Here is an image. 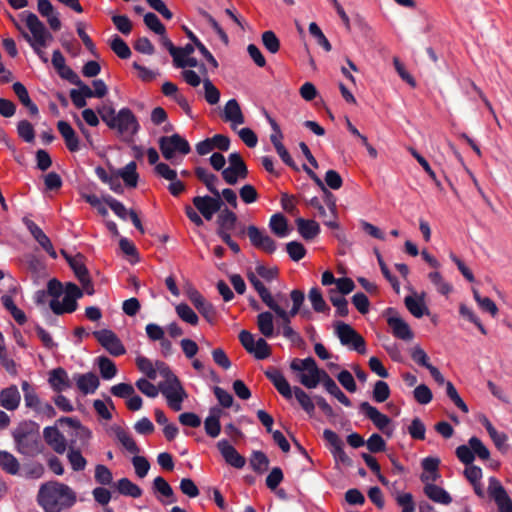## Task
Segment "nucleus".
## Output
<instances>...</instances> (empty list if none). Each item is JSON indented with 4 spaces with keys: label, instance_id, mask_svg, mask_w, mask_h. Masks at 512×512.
<instances>
[{
    "label": "nucleus",
    "instance_id": "obj_31",
    "mask_svg": "<svg viewBox=\"0 0 512 512\" xmlns=\"http://www.w3.org/2000/svg\"><path fill=\"white\" fill-rule=\"evenodd\" d=\"M117 176L121 177L125 185L129 188H135L138 184L139 174L137 173V164L135 161L129 162L126 166L117 171Z\"/></svg>",
    "mask_w": 512,
    "mask_h": 512
},
{
    "label": "nucleus",
    "instance_id": "obj_2",
    "mask_svg": "<svg viewBox=\"0 0 512 512\" xmlns=\"http://www.w3.org/2000/svg\"><path fill=\"white\" fill-rule=\"evenodd\" d=\"M96 111L107 127L120 135L133 137L140 130L138 119L130 108L124 107L116 112L112 104L105 103Z\"/></svg>",
    "mask_w": 512,
    "mask_h": 512
},
{
    "label": "nucleus",
    "instance_id": "obj_49",
    "mask_svg": "<svg viewBox=\"0 0 512 512\" xmlns=\"http://www.w3.org/2000/svg\"><path fill=\"white\" fill-rule=\"evenodd\" d=\"M393 495L397 505L402 508V512H415V503L411 493L395 491Z\"/></svg>",
    "mask_w": 512,
    "mask_h": 512
},
{
    "label": "nucleus",
    "instance_id": "obj_9",
    "mask_svg": "<svg viewBox=\"0 0 512 512\" xmlns=\"http://www.w3.org/2000/svg\"><path fill=\"white\" fill-rule=\"evenodd\" d=\"M162 394L166 397L168 406L174 411L182 409V402L187 398V393L184 390L181 382L177 376H173V381L160 386Z\"/></svg>",
    "mask_w": 512,
    "mask_h": 512
},
{
    "label": "nucleus",
    "instance_id": "obj_52",
    "mask_svg": "<svg viewBox=\"0 0 512 512\" xmlns=\"http://www.w3.org/2000/svg\"><path fill=\"white\" fill-rule=\"evenodd\" d=\"M18 136L27 143H32L35 139V130L28 120H21L17 124Z\"/></svg>",
    "mask_w": 512,
    "mask_h": 512
},
{
    "label": "nucleus",
    "instance_id": "obj_32",
    "mask_svg": "<svg viewBox=\"0 0 512 512\" xmlns=\"http://www.w3.org/2000/svg\"><path fill=\"white\" fill-rule=\"evenodd\" d=\"M257 327L264 337H273L275 335L273 314L270 311L259 313L257 316Z\"/></svg>",
    "mask_w": 512,
    "mask_h": 512
},
{
    "label": "nucleus",
    "instance_id": "obj_7",
    "mask_svg": "<svg viewBox=\"0 0 512 512\" xmlns=\"http://www.w3.org/2000/svg\"><path fill=\"white\" fill-rule=\"evenodd\" d=\"M159 149L166 160H171L176 153L187 155L191 151L189 142L180 134L162 136L158 140Z\"/></svg>",
    "mask_w": 512,
    "mask_h": 512
},
{
    "label": "nucleus",
    "instance_id": "obj_13",
    "mask_svg": "<svg viewBox=\"0 0 512 512\" xmlns=\"http://www.w3.org/2000/svg\"><path fill=\"white\" fill-rule=\"evenodd\" d=\"M360 411L370 419L373 424L388 437L392 436V430L388 428L391 419L382 414L376 407L372 406L369 402H362L359 406Z\"/></svg>",
    "mask_w": 512,
    "mask_h": 512
},
{
    "label": "nucleus",
    "instance_id": "obj_36",
    "mask_svg": "<svg viewBox=\"0 0 512 512\" xmlns=\"http://www.w3.org/2000/svg\"><path fill=\"white\" fill-rule=\"evenodd\" d=\"M49 306L54 314L62 315L64 313L74 312L77 309L78 304L77 300L64 296L62 303H60L58 299H52Z\"/></svg>",
    "mask_w": 512,
    "mask_h": 512
},
{
    "label": "nucleus",
    "instance_id": "obj_11",
    "mask_svg": "<svg viewBox=\"0 0 512 512\" xmlns=\"http://www.w3.org/2000/svg\"><path fill=\"white\" fill-rule=\"evenodd\" d=\"M192 202L202 217L208 221L211 220L213 215L219 212L224 205L220 194H213V196H196L193 198Z\"/></svg>",
    "mask_w": 512,
    "mask_h": 512
},
{
    "label": "nucleus",
    "instance_id": "obj_12",
    "mask_svg": "<svg viewBox=\"0 0 512 512\" xmlns=\"http://www.w3.org/2000/svg\"><path fill=\"white\" fill-rule=\"evenodd\" d=\"M488 494L497 504L499 512H512V500L496 477L489 478Z\"/></svg>",
    "mask_w": 512,
    "mask_h": 512
},
{
    "label": "nucleus",
    "instance_id": "obj_35",
    "mask_svg": "<svg viewBox=\"0 0 512 512\" xmlns=\"http://www.w3.org/2000/svg\"><path fill=\"white\" fill-rule=\"evenodd\" d=\"M116 488L121 495L132 498H139L143 493L142 489L137 484L126 477L117 481Z\"/></svg>",
    "mask_w": 512,
    "mask_h": 512
},
{
    "label": "nucleus",
    "instance_id": "obj_17",
    "mask_svg": "<svg viewBox=\"0 0 512 512\" xmlns=\"http://www.w3.org/2000/svg\"><path fill=\"white\" fill-rule=\"evenodd\" d=\"M217 448L227 464L241 469L245 466L246 459L226 439L217 442Z\"/></svg>",
    "mask_w": 512,
    "mask_h": 512
},
{
    "label": "nucleus",
    "instance_id": "obj_1",
    "mask_svg": "<svg viewBox=\"0 0 512 512\" xmlns=\"http://www.w3.org/2000/svg\"><path fill=\"white\" fill-rule=\"evenodd\" d=\"M76 493L68 485L49 481L38 490L37 503L45 512H62L76 503Z\"/></svg>",
    "mask_w": 512,
    "mask_h": 512
},
{
    "label": "nucleus",
    "instance_id": "obj_39",
    "mask_svg": "<svg viewBox=\"0 0 512 512\" xmlns=\"http://www.w3.org/2000/svg\"><path fill=\"white\" fill-rule=\"evenodd\" d=\"M0 467L6 473L16 475L19 472L20 464L13 454L0 450Z\"/></svg>",
    "mask_w": 512,
    "mask_h": 512
},
{
    "label": "nucleus",
    "instance_id": "obj_34",
    "mask_svg": "<svg viewBox=\"0 0 512 512\" xmlns=\"http://www.w3.org/2000/svg\"><path fill=\"white\" fill-rule=\"evenodd\" d=\"M195 175L198 180L206 186L210 193L220 194L219 190L216 188V183H218L219 180L215 174L209 173L207 169L203 167H196Z\"/></svg>",
    "mask_w": 512,
    "mask_h": 512
},
{
    "label": "nucleus",
    "instance_id": "obj_58",
    "mask_svg": "<svg viewBox=\"0 0 512 512\" xmlns=\"http://www.w3.org/2000/svg\"><path fill=\"white\" fill-rule=\"evenodd\" d=\"M145 25L154 33L162 35L166 33L165 26L161 23L156 14L148 12L144 15Z\"/></svg>",
    "mask_w": 512,
    "mask_h": 512
},
{
    "label": "nucleus",
    "instance_id": "obj_26",
    "mask_svg": "<svg viewBox=\"0 0 512 512\" xmlns=\"http://www.w3.org/2000/svg\"><path fill=\"white\" fill-rule=\"evenodd\" d=\"M67 458L73 471H82L86 468L87 461L82 456L80 447H77V440L70 439L68 445Z\"/></svg>",
    "mask_w": 512,
    "mask_h": 512
},
{
    "label": "nucleus",
    "instance_id": "obj_56",
    "mask_svg": "<svg viewBox=\"0 0 512 512\" xmlns=\"http://www.w3.org/2000/svg\"><path fill=\"white\" fill-rule=\"evenodd\" d=\"M250 353L256 359L263 360L271 355V347L264 338H259Z\"/></svg>",
    "mask_w": 512,
    "mask_h": 512
},
{
    "label": "nucleus",
    "instance_id": "obj_48",
    "mask_svg": "<svg viewBox=\"0 0 512 512\" xmlns=\"http://www.w3.org/2000/svg\"><path fill=\"white\" fill-rule=\"evenodd\" d=\"M250 465L256 473L262 474L268 468L269 459L263 452L254 451L250 458Z\"/></svg>",
    "mask_w": 512,
    "mask_h": 512
},
{
    "label": "nucleus",
    "instance_id": "obj_33",
    "mask_svg": "<svg viewBox=\"0 0 512 512\" xmlns=\"http://www.w3.org/2000/svg\"><path fill=\"white\" fill-rule=\"evenodd\" d=\"M304 366L306 367V371H308V374L302 373L300 375L299 379L301 384L308 389L316 388L319 384V378L314 373L315 359L312 357H307Z\"/></svg>",
    "mask_w": 512,
    "mask_h": 512
},
{
    "label": "nucleus",
    "instance_id": "obj_30",
    "mask_svg": "<svg viewBox=\"0 0 512 512\" xmlns=\"http://www.w3.org/2000/svg\"><path fill=\"white\" fill-rule=\"evenodd\" d=\"M424 494L436 503L448 505L452 502L450 494L445 489L434 483H427L424 486Z\"/></svg>",
    "mask_w": 512,
    "mask_h": 512
},
{
    "label": "nucleus",
    "instance_id": "obj_6",
    "mask_svg": "<svg viewBox=\"0 0 512 512\" xmlns=\"http://www.w3.org/2000/svg\"><path fill=\"white\" fill-rule=\"evenodd\" d=\"M334 328L335 334L343 346H347L359 354L366 353L365 339L351 325L337 321Z\"/></svg>",
    "mask_w": 512,
    "mask_h": 512
},
{
    "label": "nucleus",
    "instance_id": "obj_54",
    "mask_svg": "<svg viewBox=\"0 0 512 512\" xmlns=\"http://www.w3.org/2000/svg\"><path fill=\"white\" fill-rule=\"evenodd\" d=\"M137 368L144 373L148 379L155 380L157 377V371L154 368L150 359L144 356H138L136 358Z\"/></svg>",
    "mask_w": 512,
    "mask_h": 512
},
{
    "label": "nucleus",
    "instance_id": "obj_18",
    "mask_svg": "<svg viewBox=\"0 0 512 512\" xmlns=\"http://www.w3.org/2000/svg\"><path fill=\"white\" fill-rule=\"evenodd\" d=\"M303 170L307 173V175L313 180V182L321 189L323 192V200L327 205L330 214L336 218L337 217V205H336V197L335 195L325 186L324 182L319 178V176L311 170L306 164L302 166Z\"/></svg>",
    "mask_w": 512,
    "mask_h": 512
},
{
    "label": "nucleus",
    "instance_id": "obj_45",
    "mask_svg": "<svg viewBox=\"0 0 512 512\" xmlns=\"http://www.w3.org/2000/svg\"><path fill=\"white\" fill-rule=\"evenodd\" d=\"M98 367L101 377L105 380H110L117 374V367L115 363L106 356H100L97 359Z\"/></svg>",
    "mask_w": 512,
    "mask_h": 512
},
{
    "label": "nucleus",
    "instance_id": "obj_40",
    "mask_svg": "<svg viewBox=\"0 0 512 512\" xmlns=\"http://www.w3.org/2000/svg\"><path fill=\"white\" fill-rule=\"evenodd\" d=\"M329 300L336 308V315L346 317L349 314L348 301L342 294L337 293L336 289H329Z\"/></svg>",
    "mask_w": 512,
    "mask_h": 512
},
{
    "label": "nucleus",
    "instance_id": "obj_42",
    "mask_svg": "<svg viewBox=\"0 0 512 512\" xmlns=\"http://www.w3.org/2000/svg\"><path fill=\"white\" fill-rule=\"evenodd\" d=\"M114 433L117 440L129 453L138 454L140 452L135 440L123 428L120 426L115 427Z\"/></svg>",
    "mask_w": 512,
    "mask_h": 512
},
{
    "label": "nucleus",
    "instance_id": "obj_10",
    "mask_svg": "<svg viewBox=\"0 0 512 512\" xmlns=\"http://www.w3.org/2000/svg\"><path fill=\"white\" fill-rule=\"evenodd\" d=\"M93 336L99 344L112 356L118 357L126 353V349L119 337L110 329L94 331Z\"/></svg>",
    "mask_w": 512,
    "mask_h": 512
},
{
    "label": "nucleus",
    "instance_id": "obj_46",
    "mask_svg": "<svg viewBox=\"0 0 512 512\" xmlns=\"http://www.w3.org/2000/svg\"><path fill=\"white\" fill-rule=\"evenodd\" d=\"M153 489L155 492L160 493L163 497L170 499L168 503L176 501L172 487L163 477L157 476L153 480Z\"/></svg>",
    "mask_w": 512,
    "mask_h": 512
},
{
    "label": "nucleus",
    "instance_id": "obj_63",
    "mask_svg": "<svg viewBox=\"0 0 512 512\" xmlns=\"http://www.w3.org/2000/svg\"><path fill=\"white\" fill-rule=\"evenodd\" d=\"M94 478L100 485H110L113 481L112 472L108 467L102 464L96 465Z\"/></svg>",
    "mask_w": 512,
    "mask_h": 512
},
{
    "label": "nucleus",
    "instance_id": "obj_51",
    "mask_svg": "<svg viewBox=\"0 0 512 512\" xmlns=\"http://www.w3.org/2000/svg\"><path fill=\"white\" fill-rule=\"evenodd\" d=\"M113 52L121 59H128L131 56V50L127 43L118 35H115L110 44Z\"/></svg>",
    "mask_w": 512,
    "mask_h": 512
},
{
    "label": "nucleus",
    "instance_id": "obj_41",
    "mask_svg": "<svg viewBox=\"0 0 512 512\" xmlns=\"http://www.w3.org/2000/svg\"><path fill=\"white\" fill-rule=\"evenodd\" d=\"M247 278L254 287V289L259 294V297L261 298L263 303L266 306L270 305L274 301V298L272 297L270 291L265 287V285L258 279V277L253 272H249L247 274Z\"/></svg>",
    "mask_w": 512,
    "mask_h": 512
},
{
    "label": "nucleus",
    "instance_id": "obj_5",
    "mask_svg": "<svg viewBox=\"0 0 512 512\" xmlns=\"http://www.w3.org/2000/svg\"><path fill=\"white\" fill-rule=\"evenodd\" d=\"M20 17L25 20L26 26L31 32V36L23 32V37L30 44L37 55H40V48L47 46V40H51L53 37L47 30L43 22L39 20L36 14L23 11Z\"/></svg>",
    "mask_w": 512,
    "mask_h": 512
},
{
    "label": "nucleus",
    "instance_id": "obj_50",
    "mask_svg": "<svg viewBox=\"0 0 512 512\" xmlns=\"http://www.w3.org/2000/svg\"><path fill=\"white\" fill-rule=\"evenodd\" d=\"M473 297L483 311L488 312L493 317L497 315L498 308L493 300L489 297H482L476 289H473Z\"/></svg>",
    "mask_w": 512,
    "mask_h": 512
},
{
    "label": "nucleus",
    "instance_id": "obj_38",
    "mask_svg": "<svg viewBox=\"0 0 512 512\" xmlns=\"http://www.w3.org/2000/svg\"><path fill=\"white\" fill-rule=\"evenodd\" d=\"M404 303L408 311L416 318L429 314V310L422 298L417 299L412 296H406Z\"/></svg>",
    "mask_w": 512,
    "mask_h": 512
},
{
    "label": "nucleus",
    "instance_id": "obj_53",
    "mask_svg": "<svg viewBox=\"0 0 512 512\" xmlns=\"http://www.w3.org/2000/svg\"><path fill=\"white\" fill-rule=\"evenodd\" d=\"M103 201L110 207V209L122 220H127L129 216V211L125 208V206L113 198L110 195L103 197Z\"/></svg>",
    "mask_w": 512,
    "mask_h": 512
},
{
    "label": "nucleus",
    "instance_id": "obj_20",
    "mask_svg": "<svg viewBox=\"0 0 512 512\" xmlns=\"http://www.w3.org/2000/svg\"><path fill=\"white\" fill-rule=\"evenodd\" d=\"M26 226L38 244L48 253L51 258L56 259L57 253L52 245L51 240L43 232V230L31 220L26 222Z\"/></svg>",
    "mask_w": 512,
    "mask_h": 512
},
{
    "label": "nucleus",
    "instance_id": "obj_28",
    "mask_svg": "<svg viewBox=\"0 0 512 512\" xmlns=\"http://www.w3.org/2000/svg\"><path fill=\"white\" fill-rule=\"evenodd\" d=\"M12 89L20 103L26 107L31 116L39 114L38 106L31 100L27 88L21 82H15Z\"/></svg>",
    "mask_w": 512,
    "mask_h": 512
},
{
    "label": "nucleus",
    "instance_id": "obj_24",
    "mask_svg": "<svg viewBox=\"0 0 512 512\" xmlns=\"http://www.w3.org/2000/svg\"><path fill=\"white\" fill-rule=\"evenodd\" d=\"M73 379L78 389L85 395L94 393L100 385L99 378L93 372L75 374Z\"/></svg>",
    "mask_w": 512,
    "mask_h": 512
},
{
    "label": "nucleus",
    "instance_id": "obj_62",
    "mask_svg": "<svg viewBox=\"0 0 512 512\" xmlns=\"http://www.w3.org/2000/svg\"><path fill=\"white\" fill-rule=\"evenodd\" d=\"M468 444L472 448L474 456L477 455L481 460L489 459L490 451L479 438L475 436L471 437Z\"/></svg>",
    "mask_w": 512,
    "mask_h": 512
},
{
    "label": "nucleus",
    "instance_id": "obj_21",
    "mask_svg": "<svg viewBox=\"0 0 512 512\" xmlns=\"http://www.w3.org/2000/svg\"><path fill=\"white\" fill-rule=\"evenodd\" d=\"M57 129L64 139L65 145L70 152H77L80 150V141L75 130L70 123L60 120L57 123Z\"/></svg>",
    "mask_w": 512,
    "mask_h": 512
},
{
    "label": "nucleus",
    "instance_id": "obj_16",
    "mask_svg": "<svg viewBox=\"0 0 512 512\" xmlns=\"http://www.w3.org/2000/svg\"><path fill=\"white\" fill-rule=\"evenodd\" d=\"M187 296L198 312L209 323H214L216 320V310L214 306L210 302L206 301V299L195 288L190 287L187 290Z\"/></svg>",
    "mask_w": 512,
    "mask_h": 512
},
{
    "label": "nucleus",
    "instance_id": "obj_29",
    "mask_svg": "<svg viewBox=\"0 0 512 512\" xmlns=\"http://www.w3.org/2000/svg\"><path fill=\"white\" fill-rule=\"evenodd\" d=\"M296 225L299 234L307 241L313 240L321 231L319 224L315 220L297 218Z\"/></svg>",
    "mask_w": 512,
    "mask_h": 512
},
{
    "label": "nucleus",
    "instance_id": "obj_64",
    "mask_svg": "<svg viewBox=\"0 0 512 512\" xmlns=\"http://www.w3.org/2000/svg\"><path fill=\"white\" fill-rule=\"evenodd\" d=\"M415 400L422 405H426L432 401L433 395L430 388L425 384L418 385L414 391Z\"/></svg>",
    "mask_w": 512,
    "mask_h": 512
},
{
    "label": "nucleus",
    "instance_id": "obj_27",
    "mask_svg": "<svg viewBox=\"0 0 512 512\" xmlns=\"http://www.w3.org/2000/svg\"><path fill=\"white\" fill-rule=\"evenodd\" d=\"M224 120L231 122L232 128H235V125H241L245 122L244 115L236 99H230L225 104Z\"/></svg>",
    "mask_w": 512,
    "mask_h": 512
},
{
    "label": "nucleus",
    "instance_id": "obj_23",
    "mask_svg": "<svg viewBox=\"0 0 512 512\" xmlns=\"http://www.w3.org/2000/svg\"><path fill=\"white\" fill-rule=\"evenodd\" d=\"M48 382L53 391L57 393L65 391L72 386L66 370L62 367L55 368L49 373Z\"/></svg>",
    "mask_w": 512,
    "mask_h": 512
},
{
    "label": "nucleus",
    "instance_id": "obj_47",
    "mask_svg": "<svg viewBox=\"0 0 512 512\" xmlns=\"http://www.w3.org/2000/svg\"><path fill=\"white\" fill-rule=\"evenodd\" d=\"M175 310L179 318L184 322L193 326L198 324L199 318L188 304L180 303L176 306Z\"/></svg>",
    "mask_w": 512,
    "mask_h": 512
},
{
    "label": "nucleus",
    "instance_id": "obj_19",
    "mask_svg": "<svg viewBox=\"0 0 512 512\" xmlns=\"http://www.w3.org/2000/svg\"><path fill=\"white\" fill-rule=\"evenodd\" d=\"M43 437L45 442L58 454H63L69 445L64 435L55 426L45 427Z\"/></svg>",
    "mask_w": 512,
    "mask_h": 512
},
{
    "label": "nucleus",
    "instance_id": "obj_43",
    "mask_svg": "<svg viewBox=\"0 0 512 512\" xmlns=\"http://www.w3.org/2000/svg\"><path fill=\"white\" fill-rule=\"evenodd\" d=\"M308 298L311 302L314 311L318 313H325L330 311V308L326 304L322 296V293L318 287H313L310 289L308 293Z\"/></svg>",
    "mask_w": 512,
    "mask_h": 512
},
{
    "label": "nucleus",
    "instance_id": "obj_3",
    "mask_svg": "<svg viewBox=\"0 0 512 512\" xmlns=\"http://www.w3.org/2000/svg\"><path fill=\"white\" fill-rule=\"evenodd\" d=\"M12 436L16 451L24 456L35 457L43 450L39 425L33 421L20 423Z\"/></svg>",
    "mask_w": 512,
    "mask_h": 512
},
{
    "label": "nucleus",
    "instance_id": "obj_22",
    "mask_svg": "<svg viewBox=\"0 0 512 512\" xmlns=\"http://www.w3.org/2000/svg\"><path fill=\"white\" fill-rule=\"evenodd\" d=\"M237 220V215L233 211H231L227 207H225L224 209L221 208L216 220V223L218 225L216 231L217 235L221 237L224 234H229V231L235 228Z\"/></svg>",
    "mask_w": 512,
    "mask_h": 512
},
{
    "label": "nucleus",
    "instance_id": "obj_37",
    "mask_svg": "<svg viewBox=\"0 0 512 512\" xmlns=\"http://www.w3.org/2000/svg\"><path fill=\"white\" fill-rule=\"evenodd\" d=\"M271 231L278 237H285L289 233L288 221L281 213H276L271 216L269 221Z\"/></svg>",
    "mask_w": 512,
    "mask_h": 512
},
{
    "label": "nucleus",
    "instance_id": "obj_15",
    "mask_svg": "<svg viewBox=\"0 0 512 512\" xmlns=\"http://www.w3.org/2000/svg\"><path fill=\"white\" fill-rule=\"evenodd\" d=\"M57 422L60 425L67 424L70 428L73 429V432L70 435V439L77 440V447H84L88 445L92 433L90 429L83 426L78 419L72 417H61Z\"/></svg>",
    "mask_w": 512,
    "mask_h": 512
},
{
    "label": "nucleus",
    "instance_id": "obj_25",
    "mask_svg": "<svg viewBox=\"0 0 512 512\" xmlns=\"http://www.w3.org/2000/svg\"><path fill=\"white\" fill-rule=\"evenodd\" d=\"M21 395L16 385H11L0 392V405L9 410H16L20 404Z\"/></svg>",
    "mask_w": 512,
    "mask_h": 512
},
{
    "label": "nucleus",
    "instance_id": "obj_61",
    "mask_svg": "<svg viewBox=\"0 0 512 512\" xmlns=\"http://www.w3.org/2000/svg\"><path fill=\"white\" fill-rule=\"evenodd\" d=\"M309 32L310 34L317 40V43L327 52L331 51L332 46L326 36L323 34L320 27L315 23L311 22L309 24Z\"/></svg>",
    "mask_w": 512,
    "mask_h": 512
},
{
    "label": "nucleus",
    "instance_id": "obj_59",
    "mask_svg": "<svg viewBox=\"0 0 512 512\" xmlns=\"http://www.w3.org/2000/svg\"><path fill=\"white\" fill-rule=\"evenodd\" d=\"M203 86L205 91V100L211 105L217 104L220 100V91L209 78H205L203 80Z\"/></svg>",
    "mask_w": 512,
    "mask_h": 512
},
{
    "label": "nucleus",
    "instance_id": "obj_57",
    "mask_svg": "<svg viewBox=\"0 0 512 512\" xmlns=\"http://www.w3.org/2000/svg\"><path fill=\"white\" fill-rule=\"evenodd\" d=\"M262 43L264 47L272 54L277 53L280 49V41L276 34L271 30L263 32Z\"/></svg>",
    "mask_w": 512,
    "mask_h": 512
},
{
    "label": "nucleus",
    "instance_id": "obj_60",
    "mask_svg": "<svg viewBox=\"0 0 512 512\" xmlns=\"http://www.w3.org/2000/svg\"><path fill=\"white\" fill-rule=\"evenodd\" d=\"M390 397L389 385L382 380H378L373 388V399L377 403L385 402Z\"/></svg>",
    "mask_w": 512,
    "mask_h": 512
},
{
    "label": "nucleus",
    "instance_id": "obj_44",
    "mask_svg": "<svg viewBox=\"0 0 512 512\" xmlns=\"http://www.w3.org/2000/svg\"><path fill=\"white\" fill-rule=\"evenodd\" d=\"M68 264L79 281L89 275L85 257L81 253H77L73 259H68Z\"/></svg>",
    "mask_w": 512,
    "mask_h": 512
},
{
    "label": "nucleus",
    "instance_id": "obj_8",
    "mask_svg": "<svg viewBox=\"0 0 512 512\" xmlns=\"http://www.w3.org/2000/svg\"><path fill=\"white\" fill-rule=\"evenodd\" d=\"M229 166L222 170V177L229 185H235L238 179H245L248 176V168L242 156L237 153H231L228 157Z\"/></svg>",
    "mask_w": 512,
    "mask_h": 512
},
{
    "label": "nucleus",
    "instance_id": "obj_4",
    "mask_svg": "<svg viewBox=\"0 0 512 512\" xmlns=\"http://www.w3.org/2000/svg\"><path fill=\"white\" fill-rule=\"evenodd\" d=\"M265 376L272 382L277 391L286 399H291L293 394L302 409L311 417L315 412V404L311 397L300 387L291 388L283 373L276 367H269Z\"/></svg>",
    "mask_w": 512,
    "mask_h": 512
},
{
    "label": "nucleus",
    "instance_id": "obj_14",
    "mask_svg": "<svg viewBox=\"0 0 512 512\" xmlns=\"http://www.w3.org/2000/svg\"><path fill=\"white\" fill-rule=\"evenodd\" d=\"M386 312L389 314L387 324L390 327L393 336L404 341L411 340L414 334L408 323L399 317L393 308H388Z\"/></svg>",
    "mask_w": 512,
    "mask_h": 512
},
{
    "label": "nucleus",
    "instance_id": "obj_55",
    "mask_svg": "<svg viewBox=\"0 0 512 512\" xmlns=\"http://www.w3.org/2000/svg\"><path fill=\"white\" fill-rule=\"evenodd\" d=\"M286 251L293 261H300L307 253L304 245L298 241H291L286 244Z\"/></svg>",
    "mask_w": 512,
    "mask_h": 512
}]
</instances>
